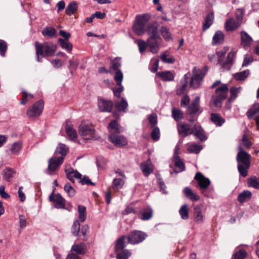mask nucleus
<instances>
[{
    "instance_id": "obj_1",
    "label": "nucleus",
    "mask_w": 259,
    "mask_h": 259,
    "mask_svg": "<svg viewBox=\"0 0 259 259\" xmlns=\"http://www.w3.org/2000/svg\"><path fill=\"white\" fill-rule=\"evenodd\" d=\"M68 148L63 144H60L57 147L54 155L48 161V166L46 172L52 175L63 163L64 156L67 154Z\"/></svg>"
},
{
    "instance_id": "obj_2",
    "label": "nucleus",
    "mask_w": 259,
    "mask_h": 259,
    "mask_svg": "<svg viewBox=\"0 0 259 259\" xmlns=\"http://www.w3.org/2000/svg\"><path fill=\"white\" fill-rule=\"evenodd\" d=\"M238 149L239 152L237 155L238 171L241 176L245 177L247 175V170L250 164V155L243 151L241 145L239 146Z\"/></svg>"
},
{
    "instance_id": "obj_3",
    "label": "nucleus",
    "mask_w": 259,
    "mask_h": 259,
    "mask_svg": "<svg viewBox=\"0 0 259 259\" xmlns=\"http://www.w3.org/2000/svg\"><path fill=\"white\" fill-rule=\"evenodd\" d=\"M34 45L37 56V61L39 62L42 61V57L53 56L57 49V46L56 45L48 42L39 44L37 41H36Z\"/></svg>"
},
{
    "instance_id": "obj_4",
    "label": "nucleus",
    "mask_w": 259,
    "mask_h": 259,
    "mask_svg": "<svg viewBox=\"0 0 259 259\" xmlns=\"http://www.w3.org/2000/svg\"><path fill=\"white\" fill-rule=\"evenodd\" d=\"M228 90L226 84L216 89L215 95L212 96L210 101V107L212 110H217L221 107L222 102L226 99Z\"/></svg>"
},
{
    "instance_id": "obj_5",
    "label": "nucleus",
    "mask_w": 259,
    "mask_h": 259,
    "mask_svg": "<svg viewBox=\"0 0 259 259\" xmlns=\"http://www.w3.org/2000/svg\"><path fill=\"white\" fill-rule=\"evenodd\" d=\"M150 19V16L148 14L136 16L135 22L133 25V30L137 35H141L146 32Z\"/></svg>"
},
{
    "instance_id": "obj_6",
    "label": "nucleus",
    "mask_w": 259,
    "mask_h": 259,
    "mask_svg": "<svg viewBox=\"0 0 259 259\" xmlns=\"http://www.w3.org/2000/svg\"><path fill=\"white\" fill-rule=\"evenodd\" d=\"M207 70L202 71L196 67H193V75L191 77L190 85L193 89L198 88L201 84L203 78L205 76Z\"/></svg>"
},
{
    "instance_id": "obj_7",
    "label": "nucleus",
    "mask_w": 259,
    "mask_h": 259,
    "mask_svg": "<svg viewBox=\"0 0 259 259\" xmlns=\"http://www.w3.org/2000/svg\"><path fill=\"white\" fill-rule=\"evenodd\" d=\"M79 135L85 139H96L95 129L91 126L82 123L78 127Z\"/></svg>"
},
{
    "instance_id": "obj_8",
    "label": "nucleus",
    "mask_w": 259,
    "mask_h": 259,
    "mask_svg": "<svg viewBox=\"0 0 259 259\" xmlns=\"http://www.w3.org/2000/svg\"><path fill=\"white\" fill-rule=\"evenodd\" d=\"M147 237V234L141 231L135 230L127 236L128 243L136 244L143 241Z\"/></svg>"
},
{
    "instance_id": "obj_9",
    "label": "nucleus",
    "mask_w": 259,
    "mask_h": 259,
    "mask_svg": "<svg viewBox=\"0 0 259 259\" xmlns=\"http://www.w3.org/2000/svg\"><path fill=\"white\" fill-rule=\"evenodd\" d=\"M44 107V102L42 100L38 101L27 109L26 112L27 116L29 118L39 116L43 110Z\"/></svg>"
},
{
    "instance_id": "obj_10",
    "label": "nucleus",
    "mask_w": 259,
    "mask_h": 259,
    "mask_svg": "<svg viewBox=\"0 0 259 259\" xmlns=\"http://www.w3.org/2000/svg\"><path fill=\"white\" fill-rule=\"evenodd\" d=\"M195 179L197 181L201 193L205 196V189L208 187L210 184L209 179L205 178L201 172L196 173Z\"/></svg>"
},
{
    "instance_id": "obj_11",
    "label": "nucleus",
    "mask_w": 259,
    "mask_h": 259,
    "mask_svg": "<svg viewBox=\"0 0 259 259\" xmlns=\"http://www.w3.org/2000/svg\"><path fill=\"white\" fill-rule=\"evenodd\" d=\"M49 200L54 203V207L58 209L65 208V200L59 193L54 194L53 192L49 197Z\"/></svg>"
},
{
    "instance_id": "obj_12",
    "label": "nucleus",
    "mask_w": 259,
    "mask_h": 259,
    "mask_svg": "<svg viewBox=\"0 0 259 259\" xmlns=\"http://www.w3.org/2000/svg\"><path fill=\"white\" fill-rule=\"evenodd\" d=\"M109 139L110 141L118 147L125 146L128 143L126 138L124 136L116 133L110 134Z\"/></svg>"
},
{
    "instance_id": "obj_13",
    "label": "nucleus",
    "mask_w": 259,
    "mask_h": 259,
    "mask_svg": "<svg viewBox=\"0 0 259 259\" xmlns=\"http://www.w3.org/2000/svg\"><path fill=\"white\" fill-rule=\"evenodd\" d=\"M177 129L179 134L185 138L194 133L193 127L185 122H180L177 124Z\"/></svg>"
},
{
    "instance_id": "obj_14",
    "label": "nucleus",
    "mask_w": 259,
    "mask_h": 259,
    "mask_svg": "<svg viewBox=\"0 0 259 259\" xmlns=\"http://www.w3.org/2000/svg\"><path fill=\"white\" fill-rule=\"evenodd\" d=\"M241 45L247 50L251 46L253 42L252 38L245 31L240 32Z\"/></svg>"
},
{
    "instance_id": "obj_15",
    "label": "nucleus",
    "mask_w": 259,
    "mask_h": 259,
    "mask_svg": "<svg viewBox=\"0 0 259 259\" xmlns=\"http://www.w3.org/2000/svg\"><path fill=\"white\" fill-rule=\"evenodd\" d=\"M241 25L239 21H237L233 18H230L225 22V28L227 32L233 31Z\"/></svg>"
},
{
    "instance_id": "obj_16",
    "label": "nucleus",
    "mask_w": 259,
    "mask_h": 259,
    "mask_svg": "<svg viewBox=\"0 0 259 259\" xmlns=\"http://www.w3.org/2000/svg\"><path fill=\"white\" fill-rule=\"evenodd\" d=\"M113 104L111 101L100 99L98 101V107L101 112H110L113 108Z\"/></svg>"
},
{
    "instance_id": "obj_17",
    "label": "nucleus",
    "mask_w": 259,
    "mask_h": 259,
    "mask_svg": "<svg viewBox=\"0 0 259 259\" xmlns=\"http://www.w3.org/2000/svg\"><path fill=\"white\" fill-rule=\"evenodd\" d=\"M160 38L149 37L148 39V46L150 48V51L155 54L158 52L159 49Z\"/></svg>"
},
{
    "instance_id": "obj_18",
    "label": "nucleus",
    "mask_w": 259,
    "mask_h": 259,
    "mask_svg": "<svg viewBox=\"0 0 259 259\" xmlns=\"http://www.w3.org/2000/svg\"><path fill=\"white\" fill-rule=\"evenodd\" d=\"M153 210L151 207L142 208L138 214L139 219L143 221H147L152 218Z\"/></svg>"
},
{
    "instance_id": "obj_19",
    "label": "nucleus",
    "mask_w": 259,
    "mask_h": 259,
    "mask_svg": "<svg viewBox=\"0 0 259 259\" xmlns=\"http://www.w3.org/2000/svg\"><path fill=\"white\" fill-rule=\"evenodd\" d=\"M87 250L86 245L84 243L74 244L72 245L70 252L75 253L78 256L83 255L85 253Z\"/></svg>"
},
{
    "instance_id": "obj_20",
    "label": "nucleus",
    "mask_w": 259,
    "mask_h": 259,
    "mask_svg": "<svg viewBox=\"0 0 259 259\" xmlns=\"http://www.w3.org/2000/svg\"><path fill=\"white\" fill-rule=\"evenodd\" d=\"M146 32L149 36V37L159 38V37L158 34L157 26L155 23H148Z\"/></svg>"
},
{
    "instance_id": "obj_21",
    "label": "nucleus",
    "mask_w": 259,
    "mask_h": 259,
    "mask_svg": "<svg viewBox=\"0 0 259 259\" xmlns=\"http://www.w3.org/2000/svg\"><path fill=\"white\" fill-rule=\"evenodd\" d=\"M200 98L196 97L192 101L191 104L188 106L187 112L190 115H193L198 111L199 106Z\"/></svg>"
},
{
    "instance_id": "obj_22",
    "label": "nucleus",
    "mask_w": 259,
    "mask_h": 259,
    "mask_svg": "<svg viewBox=\"0 0 259 259\" xmlns=\"http://www.w3.org/2000/svg\"><path fill=\"white\" fill-rule=\"evenodd\" d=\"M193 134L196 138L203 141L207 139L206 136L205 135L204 132L202 127L198 124H195L193 126Z\"/></svg>"
},
{
    "instance_id": "obj_23",
    "label": "nucleus",
    "mask_w": 259,
    "mask_h": 259,
    "mask_svg": "<svg viewBox=\"0 0 259 259\" xmlns=\"http://www.w3.org/2000/svg\"><path fill=\"white\" fill-rule=\"evenodd\" d=\"M141 168L144 175L147 177L153 172V167L150 159L141 164Z\"/></svg>"
},
{
    "instance_id": "obj_24",
    "label": "nucleus",
    "mask_w": 259,
    "mask_h": 259,
    "mask_svg": "<svg viewBox=\"0 0 259 259\" xmlns=\"http://www.w3.org/2000/svg\"><path fill=\"white\" fill-rule=\"evenodd\" d=\"M156 75L160 77L163 81H171L174 79L175 74L170 71H165L157 73Z\"/></svg>"
},
{
    "instance_id": "obj_25",
    "label": "nucleus",
    "mask_w": 259,
    "mask_h": 259,
    "mask_svg": "<svg viewBox=\"0 0 259 259\" xmlns=\"http://www.w3.org/2000/svg\"><path fill=\"white\" fill-rule=\"evenodd\" d=\"M203 206L201 204L194 207V219L196 222L201 223L203 222V215L202 213Z\"/></svg>"
},
{
    "instance_id": "obj_26",
    "label": "nucleus",
    "mask_w": 259,
    "mask_h": 259,
    "mask_svg": "<svg viewBox=\"0 0 259 259\" xmlns=\"http://www.w3.org/2000/svg\"><path fill=\"white\" fill-rule=\"evenodd\" d=\"M214 20V15L212 13L208 14L205 18L202 26V30L206 31L212 24Z\"/></svg>"
},
{
    "instance_id": "obj_27",
    "label": "nucleus",
    "mask_w": 259,
    "mask_h": 259,
    "mask_svg": "<svg viewBox=\"0 0 259 259\" xmlns=\"http://www.w3.org/2000/svg\"><path fill=\"white\" fill-rule=\"evenodd\" d=\"M235 57V53L231 51L229 52L227 55L226 60L222 63V67L226 69H229L230 65L232 64L233 61Z\"/></svg>"
},
{
    "instance_id": "obj_28",
    "label": "nucleus",
    "mask_w": 259,
    "mask_h": 259,
    "mask_svg": "<svg viewBox=\"0 0 259 259\" xmlns=\"http://www.w3.org/2000/svg\"><path fill=\"white\" fill-rule=\"evenodd\" d=\"M115 107L116 109L119 111H122L123 112H126V108L128 106V103L126 100L123 98H121V100H116L115 102Z\"/></svg>"
},
{
    "instance_id": "obj_29",
    "label": "nucleus",
    "mask_w": 259,
    "mask_h": 259,
    "mask_svg": "<svg viewBox=\"0 0 259 259\" xmlns=\"http://www.w3.org/2000/svg\"><path fill=\"white\" fill-rule=\"evenodd\" d=\"M251 197V192L248 190H245L238 195L237 200L240 203H243L250 200Z\"/></svg>"
},
{
    "instance_id": "obj_30",
    "label": "nucleus",
    "mask_w": 259,
    "mask_h": 259,
    "mask_svg": "<svg viewBox=\"0 0 259 259\" xmlns=\"http://www.w3.org/2000/svg\"><path fill=\"white\" fill-rule=\"evenodd\" d=\"M184 193L185 196L192 201H195L199 199V196L194 193L191 189L188 187H185L184 189Z\"/></svg>"
},
{
    "instance_id": "obj_31",
    "label": "nucleus",
    "mask_w": 259,
    "mask_h": 259,
    "mask_svg": "<svg viewBox=\"0 0 259 259\" xmlns=\"http://www.w3.org/2000/svg\"><path fill=\"white\" fill-rule=\"evenodd\" d=\"M175 158V166L179 169V170L176 171V172H181L185 169V165L183 161L178 155V154L175 152L174 154Z\"/></svg>"
},
{
    "instance_id": "obj_32",
    "label": "nucleus",
    "mask_w": 259,
    "mask_h": 259,
    "mask_svg": "<svg viewBox=\"0 0 259 259\" xmlns=\"http://www.w3.org/2000/svg\"><path fill=\"white\" fill-rule=\"evenodd\" d=\"M108 127L111 134L112 133L118 134L120 133L119 125L116 120H112L109 124Z\"/></svg>"
},
{
    "instance_id": "obj_33",
    "label": "nucleus",
    "mask_w": 259,
    "mask_h": 259,
    "mask_svg": "<svg viewBox=\"0 0 259 259\" xmlns=\"http://www.w3.org/2000/svg\"><path fill=\"white\" fill-rule=\"evenodd\" d=\"M77 8L78 6L76 2L72 1L67 6L65 10V13L66 15L70 16L77 11Z\"/></svg>"
},
{
    "instance_id": "obj_34",
    "label": "nucleus",
    "mask_w": 259,
    "mask_h": 259,
    "mask_svg": "<svg viewBox=\"0 0 259 259\" xmlns=\"http://www.w3.org/2000/svg\"><path fill=\"white\" fill-rule=\"evenodd\" d=\"M211 120L217 126H221L224 122L225 119L217 113H211Z\"/></svg>"
},
{
    "instance_id": "obj_35",
    "label": "nucleus",
    "mask_w": 259,
    "mask_h": 259,
    "mask_svg": "<svg viewBox=\"0 0 259 259\" xmlns=\"http://www.w3.org/2000/svg\"><path fill=\"white\" fill-rule=\"evenodd\" d=\"M224 40V34L220 30L217 31L212 38V42L214 44H221L223 43Z\"/></svg>"
},
{
    "instance_id": "obj_36",
    "label": "nucleus",
    "mask_w": 259,
    "mask_h": 259,
    "mask_svg": "<svg viewBox=\"0 0 259 259\" xmlns=\"http://www.w3.org/2000/svg\"><path fill=\"white\" fill-rule=\"evenodd\" d=\"M15 171L11 168L7 167L2 171V175L4 179L7 181H10L11 179L13 177Z\"/></svg>"
},
{
    "instance_id": "obj_37",
    "label": "nucleus",
    "mask_w": 259,
    "mask_h": 259,
    "mask_svg": "<svg viewBox=\"0 0 259 259\" xmlns=\"http://www.w3.org/2000/svg\"><path fill=\"white\" fill-rule=\"evenodd\" d=\"M249 70L246 69L243 71L237 72L233 75L234 78L237 81H242L245 80L249 74Z\"/></svg>"
},
{
    "instance_id": "obj_38",
    "label": "nucleus",
    "mask_w": 259,
    "mask_h": 259,
    "mask_svg": "<svg viewBox=\"0 0 259 259\" xmlns=\"http://www.w3.org/2000/svg\"><path fill=\"white\" fill-rule=\"evenodd\" d=\"M127 236H123L120 237L117 241L115 246V250L116 252L121 251L126 246V244L124 242L125 238Z\"/></svg>"
},
{
    "instance_id": "obj_39",
    "label": "nucleus",
    "mask_w": 259,
    "mask_h": 259,
    "mask_svg": "<svg viewBox=\"0 0 259 259\" xmlns=\"http://www.w3.org/2000/svg\"><path fill=\"white\" fill-rule=\"evenodd\" d=\"M61 47L64 50H66L68 53H70L72 50V45L68 40H65L63 38L58 39Z\"/></svg>"
},
{
    "instance_id": "obj_40",
    "label": "nucleus",
    "mask_w": 259,
    "mask_h": 259,
    "mask_svg": "<svg viewBox=\"0 0 259 259\" xmlns=\"http://www.w3.org/2000/svg\"><path fill=\"white\" fill-rule=\"evenodd\" d=\"M242 90V88L239 87H232L230 89L231 93L230 97L229 98L230 101H233L238 96V94L240 93Z\"/></svg>"
},
{
    "instance_id": "obj_41",
    "label": "nucleus",
    "mask_w": 259,
    "mask_h": 259,
    "mask_svg": "<svg viewBox=\"0 0 259 259\" xmlns=\"http://www.w3.org/2000/svg\"><path fill=\"white\" fill-rule=\"evenodd\" d=\"M188 83L186 81H180V83L177 85V94L179 95L185 94L188 88Z\"/></svg>"
},
{
    "instance_id": "obj_42",
    "label": "nucleus",
    "mask_w": 259,
    "mask_h": 259,
    "mask_svg": "<svg viewBox=\"0 0 259 259\" xmlns=\"http://www.w3.org/2000/svg\"><path fill=\"white\" fill-rule=\"evenodd\" d=\"M78 219L79 221L83 222L87 218L86 207L83 205H78Z\"/></svg>"
},
{
    "instance_id": "obj_43",
    "label": "nucleus",
    "mask_w": 259,
    "mask_h": 259,
    "mask_svg": "<svg viewBox=\"0 0 259 259\" xmlns=\"http://www.w3.org/2000/svg\"><path fill=\"white\" fill-rule=\"evenodd\" d=\"M42 34L44 36L53 37L56 34V30L52 27H46L42 31Z\"/></svg>"
},
{
    "instance_id": "obj_44",
    "label": "nucleus",
    "mask_w": 259,
    "mask_h": 259,
    "mask_svg": "<svg viewBox=\"0 0 259 259\" xmlns=\"http://www.w3.org/2000/svg\"><path fill=\"white\" fill-rule=\"evenodd\" d=\"M65 131L68 136L72 140H75L77 137L76 131L71 126L67 124L65 126Z\"/></svg>"
},
{
    "instance_id": "obj_45",
    "label": "nucleus",
    "mask_w": 259,
    "mask_h": 259,
    "mask_svg": "<svg viewBox=\"0 0 259 259\" xmlns=\"http://www.w3.org/2000/svg\"><path fill=\"white\" fill-rule=\"evenodd\" d=\"M179 213L183 220H187L189 218V209L187 204L183 205L179 211Z\"/></svg>"
},
{
    "instance_id": "obj_46",
    "label": "nucleus",
    "mask_w": 259,
    "mask_h": 259,
    "mask_svg": "<svg viewBox=\"0 0 259 259\" xmlns=\"http://www.w3.org/2000/svg\"><path fill=\"white\" fill-rule=\"evenodd\" d=\"M171 112L172 117L176 121H179L183 118V112L180 109L173 107Z\"/></svg>"
},
{
    "instance_id": "obj_47",
    "label": "nucleus",
    "mask_w": 259,
    "mask_h": 259,
    "mask_svg": "<svg viewBox=\"0 0 259 259\" xmlns=\"http://www.w3.org/2000/svg\"><path fill=\"white\" fill-rule=\"evenodd\" d=\"M160 59L162 60V61L165 63H169L171 64L175 62V58L169 56L167 52L162 53L160 55Z\"/></svg>"
},
{
    "instance_id": "obj_48",
    "label": "nucleus",
    "mask_w": 259,
    "mask_h": 259,
    "mask_svg": "<svg viewBox=\"0 0 259 259\" xmlns=\"http://www.w3.org/2000/svg\"><path fill=\"white\" fill-rule=\"evenodd\" d=\"M259 113V103L254 104L252 108L247 112V116L249 119H251L253 116Z\"/></svg>"
},
{
    "instance_id": "obj_49",
    "label": "nucleus",
    "mask_w": 259,
    "mask_h": 259,
    "mask_svg": "<svg viewBox=\"0 0 259 259\" xmlns=\"http://www.w3.org/2000/svg\"><path fill=\"white\" fill-rule=\"evenodd\" d=\"M248 186L256 189H259V179L256 177H251L248 179Z\"/></svg>"
},
{
    "instance_id": "obj_50",
    "label": "nucleus",
    "mask_w": 259,
    "mask_h": 259,
    "mask_svg": "<svg viewBox=\"0 0 259 259\" xmlns=\"http://www.w3.org/2000/svg\"><path fill=\"white\" fill-rule=\"evenodd\" d=\"M22 143L21 142H16L13 144L10 150L12 154L18 155L22 149Z\"/></svg>"
},
{
    "instance_id": "obj_51",
    "label": "nucleus",
    "mask_w": 259,
    "mask_h": 259,
    "mask_svg": "<svg viewBox=\"0 0 259 259\" xmlns=\"http://www.w3.org/2000/svg\"><path fill=\"white\" fill-rule=\"evenodd\" d=\"M121 58L119 57H116L111 62L110 68L112 70L117 71L120 70L119 68L121 66Z\"/></svg>"
},
{
    "instance_id": "obj_52",
    "label": "nucleus",
    "mask_w": 259,
    "mask_h": 259,
    "mask_svg": "<svg viewBox=\"0 0 259 259\" xmlns=\"http://www.w3.org/2000/svg\"><path fill=\"white\" fill-rule=\"evenodd\" d=\"M160 31L161 35L166 40H169L171 39V34L167 27L165 26H162Z\"/></svg>"
},
{
    "instance_id": "obj_53",
    "label": "nucleus",
    "mask_w": 259,
    "mask_h": 259,
    "mask_svg": "<svg viewBox=\"0 0 259 259\" xmlns=\"http://www.w3.org/2000/svg\"><path fill=\"white\" fill-rule=\"evenodd\" d=\"M132 253L127 249H124L116 255L117 259H128Z\"/></svg>"
},
{
    "instance_id": "obj_54",
    "label": "nucleus",
    "mask_w": 259,
    "mask_h": 259,
    "mask_svg": "<svg viewBox=\"0 0 259 259\" xmlns=\"http://www.w3.org/2000/svg\"><path fill=\"white\" fill-rule=\"evenodd\" d=\"M244 11L243 9H238L235 13V20L241 24L243 23V18L244 16Z\"/></svg>"
},
{
    "instance_id": "obj_55",
    "label": "nucleus",
    "mask_w": 259,
    "mask_h": 259,
    "mask_svg": "<svg viewBox=\"0 0 259 259\" xmlns=\"http://www.w3.org/2000/svg\"><path fill=\"white\" fill-rule=\"evenodd\" d=\"M64 191L68 194L69 197H73L75 194V190L69 183H67L64 188Z\"/></svg>"
},
{
    "instance_id": "obj_56",
    "label": "nucleus",
    "mask_w": 259,
    "mask_h": 259,
    "mask_svg": "<svg viewBox=\"0 0 259 259\" xmlns=\"http://www.w3.org/2000/svg\"><path fill=\"white\" fill-rule=\"evenodd\" d=\"M159 60L157 59H152L151 60L149 69L152 72L157 71L158 67Z\"/></svg>"
},
{
    "instance_id": "obj_57",
    "label": "nucleus",
    "mask_w": 259,
    "mask_h": 259,
    "mask_svg": "<svg viewBox=\"0 0 259 259\" xmlns=\"http://www.w3.org/2000/svg\"><path fill=\"white\" fill-rule=\"evenodd\" d=\"M80 223L78 221L74 222L71 228V232L74 236H77L80 230Z\"/></svg>"
},
{
    "instance_id": "obj_58",
    "label": "nucleus",
    "mask_w": 259,
    "mask_h": 259,
    "mask_svg": "<svg viewBox=\"0 0 259 259\" xmlns=\"http://www.w3.org/2000/svg\"><path fill=\"white\" fill-rule=\"evenodd\" d=\"M247 255V252L245 250L240 249L235 252L233 254L234 259H244Z\"/></svg>"
},
{
    "instance_id": "obj_59",
    "label": "nucleus",
    "mask_w": 259,
    "mask_h": 259,
    "mask_svg": "<svg viewBox=\"0 0 259 259\" xmlns=\"http://www.w3.org/2000/svg\"><path fill=\"white\" fill-rule=\"evenodd\" d=\"M124 184V181L120 178L114 179L113 182V187L114 189H119L122 187Z\"/></svg>"
},
{
    "instance_id": "obj_60",
    "label": "nucleus",
    "mask_w": 259,
    "mask_h": 259,
    "mask_svg": "<svg viewBox=\"0 0 259 259\" xmlns=\"http://www.w3.org/2000/svg\"><path fill=\"white\" fill-rule=\"evenodd\" d=\"M114 79L116 82L117 85H121V82L123 79V74L120 70L116 71Z\"/></svg>"
},
{
    "instance_id": "obj_61",
    "label": "nucleus",
    "mask_w": 259,
    "mask_h": 259,
    "mask_svg": "<svg viewBox=\"0 0 259 259\" xmlns=\"http://www.w3.org/2000/svg\"><path fill=\"white\" fill-rule=\"evenodd\" d=\"M152 139L154 141H158L160 137V131L158 127H154L151 133Z\"/></svg>"
},
{
    "instance_id": "obj_62",
    "label": "nucleus",
    "mask_w": 259,
    "mask_h": 259,
    "mask_svg": "<svg viewBox=\"0 0 259 259\" xmlns=\"http://www.w3.org/2000/svg\"><path fill=\"white\" fill-rule=\"evenodd\" d=\"M137 44L139 47V51L140 53H143L146 49L148 46V41L146 42L143 40L139 39L137 40Z\"/></svg>"
},
{
    "instance_id": "obj_63",
    "label": "nucleus",
    "mask_w": 259,
    "mask_h": 259,
    "mask_svg": "<svg viewBox=\"0 0 259 259\" xmlns=\"http://www.w3.org/2000/svg\"><path fill=\"white\" fill-rule=\"evenodd\" d=\"M202 149V146L197 145L194 144L192 145L188 148V151L190 153H198L200 150Z\"/></svg>"
},
{
    "instance_id": "obj_64",
    "label": "nucleus",
    "mask_w": 259,
    "mask_h": 259,
    "mask_svg": "<svg viewBox=\"0 0 259 259\" xmlns=\"http://www.w3.org/2000/svg\"><path fill=\"white\" fill-rule=\"evenodd\" d=\"M149 122L152 127H154L157 122V117L156 114L153 113L150 114L148 116Z\"/></svg>"
}]
</instances>
